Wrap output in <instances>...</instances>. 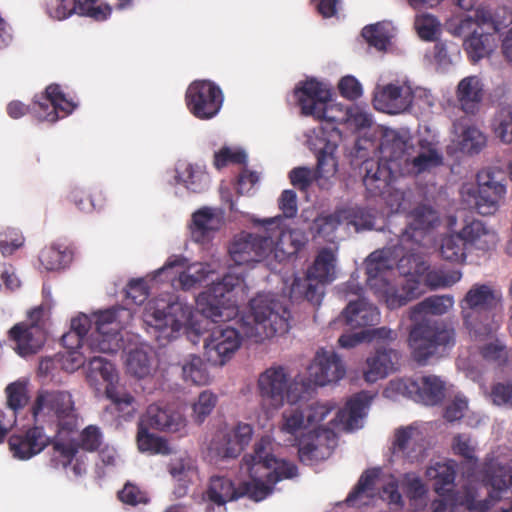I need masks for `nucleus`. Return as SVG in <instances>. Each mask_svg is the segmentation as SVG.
Instances as JSON below:
<instances>
[{
    "label": "nucleus",
    "mask_w": 512,
    "mask_h": 512,
    "mask_svg": "<svg viewBox=\"0 0 512 512\" xmlns=\"http://www.w3.org/2000/svg\"><path fill=\"white\" fill-rule=\"evenodd\" d=\"M371 401L372 396L368 392L356 393L347 401L345 407L338 411V421L349 430L358 428L359 421L366 416Z\"/></svg>",
    "instance_id": "f704fd0d"
},
{
    "label": "nucleus",
    "mask_w": 512,
    "mask_h": 512,
    "mask_svg": "<svg viewBox=\"0 0 512 512\" xmlns=\"http://www.w3.org/2000/svg\"><path fill=\"white\" fill-rule=\"evenodd\" d=\"M237 329L226 326L214 329L204 341V355L214 366L228 362L241 345Z\"/></svg>",
    "instance_id": "dca6fc26"
},
{
    "label": "nucleus",
    "mask_w": 512,
    "mask_h": 512,
    "mask_svg": "<svg viewBox=\"0 0 512 512\" xmlns=\"http://www.w3.org/2000/svg\"><path fill=\"white\" fill-rule=\"evenodd\" d=\"M78 452V447L75 443H62L56 441L53 443V453L51 461L54 467L62 466L66 468L73 463Z\"/></svg>",
    "instance_id": "0e129e2a"
},
{
    "label": "nucleus",
    "mask_w": 512,
    "mask_h": 512,
    "mask_svg": "<svg viewBox=\"0 0 512 512\" xmlns=\"http://www.w3.org/2000/svg\"><path fill=\"white\" fill-rule=\"evenodd\" d=\"M253 436V428L247 423H238L223 436L221 451L224 457H238L246 446L250 443Z\"/></svg>",
    "instance_id": "e433bc0d"
},
{
    "label": "nucleus",
    "mask_w": 512,
    "mask_h": 512,
    "mask_svg": "<svg viewBox=\"0 0 512 512\" xmlns=\"http://www.w3.org/2000/svg\"><path fill=\"white\" fill-rule=\"evenodd\" d=\"M424 436L414 425L401 427L395 431L393 449L404 457L414 460L424 451Z\"/></svg>",
    "instance_id": "473e14b6"
},
{
    "label": "nucleus",
    "mask_w": 512,
    "mask_h": 512,
    "mask_svg": "<svg viewBox=\"0 0 512 512\" xmlns=\"http://www.w3.org/2000/svg\"><path fill=\"white\" fill-rule=\"evenodd\" d=\"M207 499L218 505H225L227 502L239 499V487L225 476H212L205 492Z\"/></svg>",
    "instance_id": "ea45409f"
},
{
    "label": "nucleus",
    "mask_w": 512,
    "mask_h": 512,
    "mask_svg": "<svg viewBox=\"0 0 512 512\" xmlns=\"http://www.w3.org/2000/svg\"><path fill=\"white\" fill-rule=\"evenodd\" d=\"M501 301L500 290L492 285L473 284L460 302L464 322L470 331L476 335L490 334L492 313Z\"/></svg>",
    "instance_id": "423d86ee"
},
{
    "label": "nucleus",
    "mask_w": 512,
    "mask_h": 512,
    "mask_svg": "<svg viewBox=\"0 0 512 512\" xmlns=\"http://www.w3.org/2000/svg\"><path fill=\"white\" fill-rule=\"evenodd\" d=\"M414 27L418 36L424 41H435L441 33L438 19L431 14L417 15Z\"/></svg>",
    "instance_id": "052dcab7"
},
{
    "label": "nucleus",
    "mask_w": 512,
    "mask_h": 512,
    "mask_svg": "<svg viewBox=\"0 0 512 512\" xmlns=\"http://www.w3.org/2000/svg\"><path fill=\"white\" fill-rule=\"evenodd\" d=\"M393 268V261L390 258L389 250H376L372 252L365 261V269L367 274V284L372 289L387 282L383 275L385 272Z\"/></svg>",
    "instance_id": "4c0bfd02"
},
{
    "label": "nucleus",
    "mask_w": 512,
    "mask_h": 512,
    "mask_svg": "<svg viewBox=\"0 0 512 512\" xmlns=\"http://www.w3.org/2000/svg\"><path fill=\"white\" fill-rule=\"evenodd\" d=\"M289 375L283 366H271L259 375L257 388L261 403L269 409L284 405Z\"/></svg>",
    "instance_id": "a211bd4d"
},
{
    "label": "nucleus",
    "mask_w": 512,
    "mask_h": 512,
    "mask_svg": "<svg viewBox=\"0 0 512 512\" xmlns=\"http://www.w3.org/2000/svg\"><path fill=\"white\" fill-rule=\"evenodd\" d=\"M397 268L406 277L401 284V289L407 301L410 302L422 295L424 292L422 277L427 270V266L421 261L420 257L414 254L403 256L398 261Z\"/></svg>",
    "instance_id": "393cba45"
},
{
    "label": "nucleus",
    "mask_w": 512,
    "mask_h": 512,
    "mask_svg": "<svg viewBox=\"0 0 512 512\" xmlns=\"http://www.w3.org/2000/svg\"><path fill=\"white\" fill-rule=\"evenodd\" d=\"M126 367L128 373L139 379L149 377L155 371L153 356L144 349L130 351Z\"/></svg>",
    "instance_id": "37998d69"
},
{
    "label": "nucleus",
    "mask_w": 512,
    "mask_h": 512,
    "mask_svg": "<svg viewBox=\"0 0 512 512\" xmlns=\"http://www.w3.org/2000/svg\"><path fill=\"white\" fill-rule=\"evenodd\" d=\"M70 199L80 211L86 213L102 209L105 203V197L100 190L87 192L75 188L70 193Z\"/></svg>",
    "instance_id": "09e8293b"
},
{
    "label": "nucleus",
    "mask_w": 512,
    "mask_h": 512,
    "mask_svg": "<svg viewBox=\"0 0 512 512\" xmlns=\"http://www.w3.org/2000/svg\"><path fill=\"white\" fill-rule=\"evenodd\" d=\"M151 428L143 426L138 422L137 427V445L142 452L161 453L166 448V442L161 437H158L149 432Z\"/></svg>",
    "instance_id": "13d9d810"
},
{
    "label": "nucleus",
    "mask_w": 512,
    "mask_h": 512,
    "mask_svg": "<svg viewBox=\"0 0 512 512\" xmlns=\"http://www.w3.org/2000/svg\"><path fill=\"white\" fill-rule=\"evenodd\" d=\"M294 96L301 108V113L305 116H313L320 120V127H323V125L328 122L338 125L346 120L345 115L340 118L333 114L334 110H338L340 113H342V111L336 109L334 105L329 104L332 98L330 89L316 79L301 82L300 85L294 89Z\"/></svg>",
    "instance_id": "1a4fd4ad"
},
{
    "label": "nucleus",
    "mask_w": 512,
    "mask_h": 512,
    "mask_svg": "<svg viewBox=\"0 0 512 512\" xmlns=\"http://www.w3.org/2000/svg\"><path fill=\"white\" fill-rule=\"evenodd\" d=\"M72 260V251L67 247L51 245L41 250L39 261L47 271H56L67 266Z\"/></svg>",
    "instance_id": "a18cd8bd"
},
{
    "label": "nucleus",
    "mask_w": 512,
    "mask_h": 512,
    "mask_svg": "<svg viewBox=\"0 0 512 512\" xmlns=\"http://www.w3.org/2000/svg\"><path fill=\"white\" fill-rule=\"evenodd\" d=\"M251 309L259 334L271 338L289 331L291 313L281 301L259 297L251 301Z\"/></svg>",
    "instance_id": "ddd939ff"
},
{
    "label": "nucleus",
    "mask_w": 512,
    "mask_h": 512,
    "mask_svg": "<svg viewBox=\"0 0 512 512\" xmlns=\"http://www.w3.org/2000/svg\"><path fill=\"white\" fill-rule=\"evenodd\" d=\"M375 293L384 300L389 309H396L408 303L402 289L393 287L389 282H384L383 285L375 289Z\"/></svg>",
    "instance_id": "774afa93"
},
{
    "label": "nucleus",
    "mask_w": 512,
    "mask_h": 512,
    "mask_svg": "<svg viewBox=\"0 0 512 512\" xmlns=\"http://www.w3.org/2000/svg\"><path fill=\"white\" fill-rule=\"evenodd\" d=\"M217 396L211 391L205 390L198 396L197 401L192 406V418L198 424L204 422L207 416L211 414L217 404Z\"/></svg>",
    "instance_id": "e2e57ef3"
},
{
    "label": "nucleus",
    "mask_w": 512,
    "mask_h": 512,
    "mask_svg": "<svg viewBox=\"0 0 512 512\" xmlns=\"http://www.w3.org/2000/svg\"><path fill=\"white\" fill-rule=\"evenodd\" d=\"M512 22V11L506 6H497L491 9L488 6H480L475 11V18L464 17L454 27L453 34L455 36L463 35L466 31H470L473 26L488 25L493 29V33L499 32Z\"/></svg>",
    "instance_id": "aec40b11"
},
{
    "label": "nucleus",
    "mask_w": 512,
    "mask_h": 512,
    "mask_svg": "<svg viewBox=\"0 0 512 512\" xmlns=\"http://www.w3.org/2000/svg\"><path fill=\"white\" fill-rule=\"evenodd\" d=\"M177 179L193 193H201L207 187L208 176L192 164H183L177 168Z\"/></svg>",
    "instance_id": "49530a36"
},
{
    "label": "nucleus",
    "mask_w": 512,
    "mask_h": 512,
    "mask_svg": "<svg viewBox=\"0 0 512 512\" xmlns=\"http://www.w3.org/2000/svg\"><path fill=\"white\" fill-rule=\"evenodd\" d=\"M273 244L272 235L241 232L230 244L229 254L237 265L260 262L272 251Z\"/></svg>",
    "instance_id": "2eb2a0df"
},
{
    "label": "nucleus",
    "mask_w": 512,
    "mask_h": 512,
    "mask_svg": "<svg viewBox=\"0 0 512 512\" xmlns=\"http://www.w3.org/2000/svg\"><path fill=\"white\" fill-rule=\"evenodd\" d=\"M139 422L154 430L173 433L185 426V420L180 413L158 404L149 405Z\"/></svg>",
    "instance_id": "cd10ccee"
},
{
    "label": "nucleus",
    "mask_w": 512,
    "mask_h": 512,
    "mask_svg": "<svg viewBox=\"0 0 512 512\" xmlns=\"http://www.w3.org/2000/svg\"><path fill=\"white\" fill-rule=\"evenodd\" d=\"M7 405L12 410L13 423L16 421V414L28 403L29 397L25 383L17 381L9 384L5 389Z\"/></svg>",
    "instance_id": "bf43d9fd"
},
{
    "label": "nucleus",
    "mask_w": 512,
    "mask_h": 512,
    "mask_svg": "<svg viewBox=\"0 0 512 512\" xmlns=\"http://www.w3.org/2000/svg\"><path fill=\"white\" fill-rule=\"evenodd\" d=\"M340 225H344L342 209H338L332 214L318 216L314 219L310 229L314 236L334 242L335 231Z\"/></svg>",
    "instance_id": "c03bdc74"
},
{
    "label": "nucleus",
    "mask_w": 512,
    "mask_h": 512,
    "mask_svg": "<svg viewBox=\"0 0 512 512\" xmlns=\"http://www.w3.org/2000/svg\"><path fill=\"white\" fill-rule=\"evenodd\" d=\"M9 338L21 356L36 354L46 341V333L38 324L18 323L9 330Z\"/></svg>",
    "instance_id": "bb28decb"
},
{
    "label": "nucleus",
    "mask_w": 512,
    "mask_h": 512,
    "mask_svg": "<svg viewBox=\"0 0 512 512\" xmlns=\"http://www.w3.org/2000/svg\"><path fill=\"white\" fill-rule=\"evenodd\" d=\"M406 142L395 130L386 129L380 140V152L386 160H396L405 151Z\"/></svg>",
    "instance_id": "603ef678"
},
{
    "label": "nucleus",
    "mask_w": 512,
    "mask_h": 512,
    "mask_svg": "<svg viewBox=\"0 0 512 512\" xmlns=\"http://www.w3.org/2000/svg\"><path fill=\"white\" fill-rule=\"evenodd\" d=\"M361 35L369 46L379 51L386 50L391 38L388 25L382 22L365 26Z\"/></svg>",
    "instance_id": "864d4df0"
},
{
    "label": "nucleus",
    "mask_w": 512,
    "mask_h": 512,
    "mask_svg": "<svg viewBox=\"0 0 512 512\" xmlns=\"http://www.w3.org/2000/svg\"><path fill=\"white\" fill-rule=\"evenodd\" d=\"M345 366L334 351L320 349L308 367V374L314 385L325 386L337 382L345 375Z\"/></svg>",
    "instance_id": "4be33fe9"
},
{
    "label": "nucleus",
    "mask_w": 512,
    "mask_h": 512,
    "mask_svg": "<svg viewBox=\"0 0 512 512\" xmlns=\"http://www.w3.org/2000/svg\"><path fill=\"white\" fill-rule=\"evenodd\" d=\"M413 98L410 87L390 83L377 89L373 106L384 113L399 114L410 108Z\"/></svg>",
    "instance_id": "5701e85b"
},
{
    "label": "nucleus",
    "mask_w": 512,
    "mask_h": 512,
    "mask_svg": "<svg viewBox=\"0 0 512 512\" xmlns=\"http://www.w3.org/2000/svg\"><path fill=\"white\" fill-rule=\"evenodd\" d=\"M496 244V235L478 220H465L462 229L450 233V263L463 264L469 248L487 251Z\"/></svg>",
    "instance_id": "9b49d317"
},
{
    "label": "nucleus",
    "mask_w": 512,
    "mask_h": 512,
    "mask_svg": "<svg viewBox=\"0 0 512 512\" xmlns=\"http://www.w3.org/2000/svg\"><path fill=\"white\" fill-rule=\"evenodd\" d=\"M443 158L434 148L420 152L412 159V168L416 173L430 171L442 164Z\"/></svg>",
    "instance_id": "338daca9"
},
{
    "label": "nucleus",
    "mask_w": 512,
    "mask_h": 512,
    "mask_svg": "<svg viewBox=\"0 0 512 512\" xmlns=\"http://www.w3.org/2000/svg\"><path fill=\"white\" fill-rule=\"evenodd\" d=\"M337 257L331 248H321L305 276L295 277L290 298L295 301L305 300L313 306H319L325 294V285L336 279Z\"/></svg>",
    "instance_id": "7ed1b4c3"
},
{
    "label": "nucleus",
    "mask_w": 512,
    "mask_h": 512,
    "mask_svg": "<svg viewBox=\"0 0 512 512\" xmlns=\"http://www.w3.org/2000/svg\"><path fill=\"white\" fill-rule=\"evenodd\" d=\"M86 378L91 386L97 387L101 382L109 386L110 383L118 382V375L114 365L103 357L90 356Z\"/></svg>",
    "instance_id": "a19ab883"
},
{
    "label": "nucleus",
    "mask_w": 512,
    "mask_h": 512,
    "mask_svg": "<svg viewBox=\"0 0 512 512\" xmlns=\"http://www.w3.org/2000/svg\"><path fill=\"white\" fill-rule=\"evenodd\" d=\"M182 371L184 379L191 381L193 384L204 385L209 380L208 372L199 356L192 355L183 365Z\"/></svg>",
    "instance_id": "680f3d73"
},
{
    "label": "nucleus",
    "mask_w": 512,
    "mask_h": 512,
    "mask_svg": "<svg viewBox=\"0 0 512 512\" xmlns=\"http://www.w3.org/2000/svg\"><path fill=\"white\" fill-rule=\"evenodd\" d=\"M447 300L446 296H430L410 308L409 317L416 323L410 329L408 344L414 360L419 364L426 363L441 346L448 343L446 323L431 318L446 313Z\"/></svg>",
    "instance_id": "f257e3e1"
},
{
    "label": "nucleus",
    "mask_w": 512,
    "mask_h": 512,
    "mask_svg": "<svg viewBox=\"0 0 512 512\" xmlns=\"http://www.w3.org/2000/svg\"><path fill=\"white\" fill-rule=\"evenodd\" d=\"M486 143L485 134L475 126L463 128L459 135V149L468 155L478 154L486 146Z\"/></svg>",
    "instance_id": "8fccbe9b"
},
{
    "label": "nucleus",
    "mask_w": 512,
    "mask_h": 512,
    "mask_svg": "<svg viewBox=\"0 0 512 512\" xmlns=\"http://www.w3.org/2000/svg\"><path fill=\"white\" fill-rule=\"evenodd\" d=\"M493 131L498 139L505 144L512 143V106L502 107L494 116Z\"/></svg>",
    "instance_id": "5fc2aeb1"
},
{
    "label": "nucleus",
    "mask_w": 512,
    "mask_h": 512,
    "mask_svg": "<svg viewBox=\"0 0 512 512\" xmlns=\"http://www.w3.org/2000/svg\"><path fill=\"white\" fill-rule=\"evenodd\" d=\"M341 139L342 133L335 123L328 122L318 128L316 140L321 146L317 153L316 177L329 178L337 172L338 164L334 152Z\"/></svg>",
    "instance_id": "f3484780"
},
{
    "label": "nucleus",
    "mask_w": 512,
    "mask_h": 512,
    "mask_svg": "<svg viewBox=\"0 0 512 512\" xmlns=\"http://www.w3.org/2000/svg\"><path fill=\"white\" fill-rule=\"evenodd\" d=\"M344 225L353 226L356 231L372 229L374 225L373 215L361 207L342 209Z\"/></svg>",
    "instance_id": "4d7b16f0"
},
{
    "label": "nucleus",
    "mask_w": 512,
    "mask_h": 512,
    "mask_svg": "<svg viewBox=\"0 0 512 512\" xmlns=\"http://www.w3.org/2000/svg\"><path fill=\"white\" fill-rule=\"evenodd\" d=\"M499 173L492 168H484L476 174L477 187L464 184L460 195L469 207L483 216L495 214L505 199L506 184L499 179Z\"/></svg>",
    "instance_id": "0eeeda50"
},
{
    "label": "nucleus",
    "mask_w": 512,
    "mask_h": 512,
    "mask_svg": "<svg viewBox=\"0 0 512 512\" xmlns=\"http://www.w3.org/2000/svg\"><path fill=\"white\" fill-rule=\"evenodd\" d=\"M269 437H262L254 445L253 454L245 455L243 461L247 465L251 481L239 486V498L247 496L259 502L273 491V486L283 480L297 475V466L291 462L276 458L270 453Z\"/></svg>",
    "instance_id": "f03ea898"
},
{
    "label": "nucleus",
    "mask_w": 512,
    "mask_h": 512,
    "mask_svg": "<svg viewBox=\"0 0 512 512\" xmlns=\"http://www.w3.org/2000/svg\"><path fill=\"white\" fill-rule=\"evenodd\" d=\"M480 354L485 361L497 366H504L508 361V350L499 340L483 345Z\"/></svg>",
    "instance_id": "69168bd1"
},
{
    "label": "nucleus",
    "mask_w": 512,
    "mask_h": 512,
    "mask_svg": "<svg viewBox=\"0 0 512 512\" xmlns=\"http://www.w3.org/2000/svg\"><path fill=\"white\" fill-rule=\"evenodd\" d=\"M360 170L364 172L363 184L373 196L381 194L393 178L391 168L380 160L367 159L361 164Z\"/></svg>",
    "instance_id": "7c9ffc66"
},
{
    "label": "nucleus",
    "mask_w": 512,
    "mask_h": 512,
    "mask_svg": "<svg viewBox=\"0 0 512 512\" xmlns=\"http://www.w3.org/2000/svg\"><path fill=\"white\" fill-rule=\"evenodd\" d=\"M386 391L396 392L426 406H437L445 399L446 383L436 375H422L392 380Z\"/></svg>",
    "instance_id": "f8f14e48"
},
{
    "label": "nucleus",
    "mask_w": 512,
    "mask_h": 512,
    "mask_svg": "<svg viewBox=\"0 0 512 512\" xmlns=\"http://www.w3.org/2000/svg\"><path fill=\"white\" fill-rule=\"evenodd\" d=\"M332 431L317 427L299 440L298 456L301 463L314 465L328 457L330 454L324 440H328Z\"/></svg>",
    "instance_id": "a878e982"
},
{
    "label": "nucleus",
    "mask_w": 512,
    "mask_h": 512,
    "mask_svg": "<svg viewBox=\"0 0 512 512\" xmlns=\"http://www.w3.org/2000/svg\"><path fill=\"white\" fill-rule=\"evenodd\" d=\"M223 223L222 216L210 207H203L192 215L191 237L197 243L209 242Z\"/></svg>",
    "instance_id": "c756f323"
},
{
    "label": "nucleus",
    "mask_w": 512,
    "mask_h": 512,
    "mask_svg": "<svg viewBox=\"0 0 512 512\" xmlns=\"http://www.w3.org/2000/svg\"><path fill=\"white\" fill-rule=\"evenodd\" d=\"M426 476L433 480V489L440 496L431 503L432 512H445L448 508V461L436 462L426 470Z\"/></svg>",
    "instance_id": "c9c22d12"
},
{
    "label": "nucleus",
    "mask_w": 512,
    "mask_h": 512,
    "mask_svg": "<svg viewBox=\"0 0 512 512\" xmlns=\"http://www.w3.org/2000/svg\"><path fill=\"white\" fill-rule=\"evenodd\" d=\"M400 354L397 350L381 347L367 357L363 378L367 383H375L386 378L397 369Z\"/></svg>",
    "instance_id": "b1692460"
},
{
    "label": "nucleus",
    "mask_w": 512,
    "mask_h": 512,
    "mask_svg": "<svg viewBox=\"0 0 512 512\" xmlns=\"http://www.w3.org/2000/svg\"><path fill=\"white\" fill-rule=\"evenodd\" d=\"M313 380L310 378L297 376L291 382L287 383V393L285 394V401L290 404L306 399L311 395L315 389Z\"/></svg>",
    "instance_id": "6e6d98bb"
},
{
    "label": "nucleus",
    "mask_w": 512,
    "mask_h": 512,
    "mask_svg": "<svg viewBox=\"0 0 512 512\" xmlns=\"http://www.w3.org/2000/svg\"><path fill=\"white\" fill-rule=\"evenodd\" d=\"M50 444L44 428L34 425L26 431L14 433L8 439L9 449L14 458L28 460L41 453Z\"/></svg>",
    "instance_id": "412c9836"
},
{
    "label": "nucleus",
    "mask_w": 512,
    "mask_h": 512,
    "mask_svg": "<svg viewBox=\"0 0 512 512\" xmlns=\"http://www.w3.org/2000/svg\"><path fill=\"white\" fill-rule=\"evenodd\" d=\"M412 221L402 234L403 239L418 241L423 234L438 222V215L431 207L422 205L411 213Z\"/></svg>",
    "instance_id": "58836bf2"
},
{
    "label": "nucleus",
    "mask_w": 512,
    "mask_h": 512,
    "mask_svg": "<svg viewBox=\"0 0 512 512\" xmlns=\"http://www.w3.org/2000/svg\"><path fill=\"white\" fill-rule=\"evenodd\" d=\"M453 452L461 456L465 461L468 477L473 476L478 465V458L475 455V447L471 443L469 436L458 434L453 438Z\"/></svg>",
    "instance_id": "3c124183"
},
{
    "label": "nucleus",
    "mask_w": 512,
    "mask_h": 512,
    "mask_svg": "<svg viewBox=\"0 0 512 512\" xmlns=\"http://www.w3.org/2000/svg\"><path fill=\"white\" fill-rule=\"evenodd\" d=\"M240 277L233 274H226L221 280L213 282L205 291L196 298L198 311L212 322L225 321L235 313L234 309L226 306L230 302L227 295L241 284Z\"/></svg>",
    "instance_id": "9d476101"
},
{
    "label": "nucleus",
    "mask_w": 512,
    "mask_h": 512,
    "mask_svg": "<svg viewBox=\"0 0 512 512\" xmlns=\"http://www.w3.org/2000/svg\"><path fill=\"white\" fill-rule=\"evenodd\" d=\"M30 412L35 424L55 425L58 432H71L76 427L72 395L64 390H38Z\"/></svg>",
    "instance_id": "20e7f679"
},
{
    "label": "nucleus",
    "mask_w": 512,
    "mask_h": 512,
    "mask_svg": "<svg viewBox=\"0 0 512 512\" xmlns=\"http://www.w3.org/2000/svg\"><path fill=\"white\" fill-rule=\"evenodd\" d=\"M105 396L111 402V409L116 411L120 417H132L137 410L135 397L120 387L118 382L105 386Z\"/></svg>",
    "instance_id": "79ce46f5"
},
{
    "label": "nucleus",
    "mask_w": 512,
    "mask_h": 512,
    "mask_svg": "<svg viewBox=\"0 0 512 512\" xmlns=\"http://www.w3.org/2000/svg\"><path fill=\"white\" fill-rule=\"evenodd\" d=\"M223 100L222 90L210 80L193 81L185 94L188 110L200 120L215 117L222 107Z\"/></svg>",
    "instance_id": "4468645a"
},
{
    "label": "nucleus",
    "mask_w": 512,
    "mask_h": 512,
    "mask_svg": "<svg viewBox=\"0 0 512 512\" xmlns=\"http://www.w3.org/2000/svg\"><path fill=\"white\" fill-rule=\"evenodd\" d=\"M341 316L345 324L351 328L374 326L380 320L378 308L366 298L349 300Z\"/></svg>",
    "instance_id": "c85d7f7f"
},
{
    "label": "nucleus",
    "mask_w": 512,
    "mask_h": 512,
    "mask_svg": "<svg viewBox=\"0 0 512 512\" xmlns=\"http://www.w3.org/2000/svg\"><path fill=\"white\" fill-rule=\"evenodd\" d=\"M76 105L68 100L57 84H51L44 94L36 96L32 103V110L40 121L56 122L73 112Z\"/></svg>",
    "instance_id": "6ab92c4d"
},
{
    "label": "nucleus",
    "mask_w": 512,
    "mask_h": 512,
    "mask_svg": "<svg viewBox=\"0 0 512 512\" xmlns=\"http://www.w3.org/2000/svg\"><path fill=\"white\" fill-rule=\"evenodd\" d=\"M379 476V470L368 469L360 476L357 484L348 494L345 502L349 506H355L363 497H372L375 490V481Z\"/></svg>",
    "instance_id": "de8ad7c7"
},
{
    "label": "nucleus",
    "mask_w": 512,
    "mask_h": 512,
    "mask_svg": "<svg viewBox=\"0 0 512 512\" xmlns=\"http://www.w3.org/2000/svg\"><path fill=\"white\" fill-rule=\"evenodd\" d=\"M483 96V84L478 76L463 78L456 89V97L460 108L467 114H475L478 111Z\"/></svg>",
    "instance_id": "72a5a7b5"
},
{
    "label": "nucleus",
    "mask_w": 512,
    "mask_h": 512,
    "mask_svg": "<svg viewBox=\"0 0 512 512\" xmlns=\"http://www.w3.org/2000/svg\"><path fill=\"white\" fill-rule=\"evenodd\" d=\"M191 314L188 305L170 295L168 299L159 298L150 303L144 316L145 322L159 333L158 338L171 340L176 338Z\"/></svg>",
    "instance_id": "6e6552de"
},
{
    "label": "nucleus",
    "mask_w": 512,
    "mask_h": 512,
    "mask_svg": "<svg viewBox=\"0 0 512 512\" xmlns=\"http://www.w3.org/2000/svg\"><path fill=\"white\" fill-rule=\"evenodd\" d=\"M94 330L87 339H81L79 334L69 331L61 338V343L68 350L89 349L91 353H116L119 348L120 325L116 320V310L108 309L94 315Z\"/></svg>",
    "instance_id": "39448f33"
},
{
    "label": "nucleus",
    "mask_w": 512,
    "mask_h": 512,
    "mask_svg": "<svg viewBox=\"0 0 512 512\" xmlns=\"http://www.w3.org/2000/svg\"><path fill=\"white\" fill-rule=\"evenodd\" d=\"M470 32L471 34L465 38L463 46L470 61L477 63L495 50L497 38L495 33H484L481 26L479 28L473 26L470 31H466L462 36Z\"/></svg>",
    "instance_id": "2f4dec72"
}]
</instances>
